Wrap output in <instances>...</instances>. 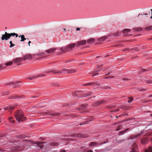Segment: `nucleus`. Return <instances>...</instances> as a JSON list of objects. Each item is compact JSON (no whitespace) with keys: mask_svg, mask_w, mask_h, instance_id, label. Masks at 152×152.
I'll return each mask as SVG.
<instances>
[{"mask_svg":"<svg viewBox=\"0 0 152 152\" xmlns=\"http://www.w3.org/2000/svg\"><path fill=\"white\" fill-rule=\"evenodd\" d=\"M45 114L46 115H52L53 116H56L59 115L60 113H53L52 112L49 111L46 112Z\"/></svg>","mask_w":152,"mask_h":152,"instance_id":"39448f33","label":"nucleus"},{"mask_svg":"<svg viewBox=\"0 0 152 152\" xmlns=\"http://www.w3.org/2000/svg\"><path fill=\"white\" fill-rule=\"evenodd\" d=\"M142 72H144L146 71L145 70L143 69H142Z\"/></svg>","mask_w":152,"mask_h":152,"instance_id":"13d9d810","label":"nucleus"},{"mask_svg":"<svg viewBox=\"0 0 152 152\" xmlns=\"http://www.w3.org/2000/svg\"><path fill=\"white\" fill-rule=\"evenodd\" d=\"M32 56L30 54H28L23 56V60H29L32 59Z\"/></svg>","mask_w":152,"mask_h":152,"instance_id":"9d476101","label":"nucleus"},{"mask_svg":"<svg viewBox=\"0 0 152 152\" xmlns=\"http://www.w3.org/2000/svg\"><path fill=\"white\" fill-rule=\"evenodd\" d=\"M80 30V28H77L76 29V30L77 31H79Z\"/></svg>","mask_w":152,"mask_h":152,"instance_id":"864d4df0","label":"nucleus"},{"mask_svg":"<svg viewBox=\"0 0 152 152\" xmlns=\"http://www.w3.org/2000/svg\"><path fill=\"white\" fill-rule=\"evenodd\" d=\"M2 64H0V69L3 68H2Z\"/></svg>","mask_w":152,"mask_h":152,"instance_id":"de8ad7c7","label":"nucleus"},{"mask_svg":"<svg viewBox=\"0 0 152 152\" xmlns=\"http://www.w3.org/2000/svg\"><path fill=\"white\" fill-rule=\"evenodd\" d=\"M144 15H148V16H149V15H150L149 14H148V13H147V14H144Z\"/></svg>","mask_w":152,"mask_h":152,"instance_id":"4d7b16f0","label":"nucleus"},{"mask_svg":"<svg viewBox=\"0 0 152 152\" xmlns=\"http://www.w3.org/2000/svg\"><path fill=\"white\" fill-rule=\"evenodd\" d=\"M99 74V73H97L96 74H95L94 75H93L92 76V77H94V76L95 75H97Z\"/></svg>","mask_w":152,"mask_h":152,"instance_id":"09e8293b","label":"nucleus"},{"mask_svg":"<svg viewBox=\"0 0 152 152\" xmlns=\"http://www.w3.org/2000/svg\"><path fill=\"white\" fill-rule=\"evenodd\" d=\"M114 77H113V76L110 77H106L105 78L107 79V78H113Z\"/></svg>","mask_w":152,"mask_h":152,"instance_id":"c03bdc74","label":"nucleus"},{"mask_svg":"<svg viewBox=\"0 0 152 152\" xmlns=\"http://www.w3.org/2000/svg\"><path fill=\"white\" fill-rule=\"evenodd\" d=\"M131 30L129 29H125L122 31V32L124 33H126V32H129Z\"/></svg>","mask_w":152,"mask_h":152,"instance_id":"393cba45","label":"nucleus"},{"mask_svg":"<svg viewBox=\"0 0 152 152\" xmlns=\"http://www.w3.org/2000/svg\"><path fill=\"white\" fill-rule=\"evenodd\" d=\"M52 146H57L58 145V143L57 142H52L51 143Z\"/></svg>","mask_w":152,"mask_h":152,"instance_id":"f704fd0d","label":"nucleus"},{"mask_svg":"<svg viewBox=\"0 0 152 152\" xmlns=\"http://www.w3.org/2000/svg\"><path fill=\"white\" fill-rule=\"evenodd\" d=\"M60 152H66V151L64 150H62Z\"/></svg>","mask_w":152,"mask_h":152,"instance_id":"a18cd8bd","label":"nucleus"},{"mask_svg":"<svg viewBox=\"0 0 152 152\" xmlns=\"http://www.w3.org/2000/svg\"><path fill=\"white\" fill-rule=\"evenodd\" d=\"M152 97V95L148 96V97Z\"/></svg>","mask_w":152,"mask_h":152,"instance_id":"0e129e2a","label":"nucleus"},{"mask_svg":"<svg viewBox=\"0 0 152 152\" xmlns=\"http://www.w3.org/2000/svg\"><path fill=\"white\" fill-rule=\"evenodd\" d=\"M86 43V40H83L78 42L77 45V46H79L80 45H82L85 44Z\"/></svg>","mask_w":152,"mask_h":152,"instance_id":"ddd939ff","label":"nucleus"},{"mask_svg":"<svg viewBox=\"0 0 152 152\" xmlns=\"http://www.w3.org/2000/svg\"><path fill=\"white\" fill-rule=\"evenodd\" d=\"M104 103V102L103 101H100V102H96V104L98 105H100Z\"/></svg>","mask_w":152,"mask_h":152,"instance_id":"72a5a7b5","label":"nucleus"},{"mask_svg":"<svg viewBox=\"0 0 152 152\" xmlns=\"http://www.w3.org/2000/svg\"><path fill=\"white\" fill-rule=\"evenodd\" d=\"M15 116L16 120L20 122L26 120V117L24 116L23 113L17 110L15 113Z\"/></svg>","mask_w":152,"mask_h":152,"instance_id":"f257e3e1","label":"nucleus"},{"mask_svg":"<svg viewBox=\"0 0 152 152\" xmlns=\"http://www.w3.org/2000/svg\"><path fill=\"white\" fill-rule=\"evenodd\" d=\"M37 78L40 77H42L43 76H46V75L45 74H39L38 75H37Z\"/></svg>","mask_w":152,"mask_h":152,"instance_id":"473e14b6","label":"nucleus"},{"mask_svg":"<svg viewBox=\"0 0 152 152\" xmlns=\"http://www.w3.org/2000/svg\"><path fill=\"white\" fill-rule=\"evenodd\" d=\"M129 99L128 101L129 103H130L132 102L133 99V98L132 97H129Z\"/></svg>","mask_w":152,"mask_h":152,"instance_id":"c9c22d12","label":"nucleus"},{"mask_svg":"<svg viewBox=\"0 0 152 152\" xmlns=\"http://www.w3.org/2000/svg\"><path fill=\"white\" fill-rule=\"evenodd\" d=\"M145 30H152V26L146 27L145 28Z\"/></svg>","mask_w":152,"mask_h":152,"instance_id":"a878e982","label":"nucleus"},{"mask_svg":"<svg viewBox=\"0 0 152 152\" xmlns=\"http://www.w3.org/2000/svg\"><path fill=\"white\" fill-rule=\"evenodd\" d=\"M18 37H21V40L20 41L21 42H23L25 41V40L26 39V38H25V36L23 35H20V36H19Z\"/></svg>","mask_w":152,"mask_h":152,"instance_id":"412c9836","label":"nucleus"},{"mask_svg":"<svg viewBox=\"0 0 152 152\" xmlns=\"http://www.w3.org/2000/svg\"><path fill=\"white\" fill-rule=\"evenodd\" d=\"M131 50H134L135 51H137L139 50V49L137 48H133L131 49Z\"/></svg>","mask_w":152,"mask_h":152,"instance_id":"37998d69","label":"nucleus"},{"mask_svg":"<svg viewBox=\"0 0 152 152\" xmlns=\"http://www.w3.org/2000/svg\"><path fill=\"white\" fill-rule=\"evenodd\" d=\"M12 64V62L10 61L9 62H7L5 63V65L7 66H10Z\"/></svg>","mask_w":152,"mask_h":152,"instance_id":"c756f323","label":"nucleus"},{"mask_svg":"<svg viewBox=\"0 0 152 152\" xmlns=\"http://www.w3.org/2000/svg\"><path fill=\"white\" fill-rule=\"evenodd\" d=\"M148 142V141L147 139L144 138L142 139L141 140V142L142 144H146Z\"/></svg>","mask_w":152,"mask_h":152,"instance_id":"2eb2a0df","label":"nucleus"},{"mask_svg":"<svg viewBox=\"0 0 152 152\" xmlns=\"http://www.w3.org/2000/svg\"><path fill=\"white\" fill-rule=\"evenodd\" d=\"M15 36L16 37H17L18 36V34L15 33H9L7 32H5L4 34H3L2 35L1 39L2 40H7L10 38L11 37H14Z\"/></svg>","mask_w":152,"mask_h":152,"instance_id":"f03ea898","label":"nucleus"},{"mask_svg":"<svg viewBox=\"0 0 152 152\" xmlns=\"http://www.w3.org/2000/svg\"><path fill=\"white\" fill-rule=\"evenodd\" d=\"M45 53H42V55H45Z\"/></svg>","mask_w":152,"mask_h":152,"instance_id":"69168bd1","label":"nucleus"},{"mask_svg":"<svg viewBox=\"0 0 152 152\" xmlns=\"http://www.w3.org/2000/svg\"><path fill=\"white\" fill-rule=\"evenodd\" d=\"M13 119V117H10L9 118V120L10 122H12V123H14V120H12Z\"/></svg>","mask_w":152,"mask_h":152,"instance_id":"4c0bfd02","label":"nucleus"},{"mask_svg":"<svg viewBox=\"0 0 152 152\" xmlns=\"http://www.w3.org/2000/svg\"><path fill=\"white\" fill-rule=\"evenodd\" d=\"M142 90H146V89H142Z\"/></svg>","mask_w":152,"mask_h":152,"instance_id":"338daca9","label":"nucleus"},{"mask_svg":"<svg viewBox=\"0 0 152 152\" xmlns=\"http://www.w3.org/2000/svg\"><path fill=\"white\" fill-rule=\"evenodd\" d=\"M14 109L13 107L9 106L4 107V110H8L11 113V111Z\"/></svg>","mask_w":152,"mask_h":152,"instance_id":"1a4fd4ad","label":"nucleus"},{"mask_svg":"<svg viewBox=\"0 0 152 152\" xmlns=\"http://www.w3.org/2000/svg\"><path fill=\"white\" fill-rule=\"evenodd\" d=\"M19 148L18 147H18H14V149L13 150V151L14 152V151H18V150H19Z\"/></svg>","mask_w":152,"mask_h":152,"instance_id":"ea45409f","label":"nucleus"},{"mask_svg":"<svg viewBox=\"0 0 152 152\" xmlns=\"http://www.w3.org/2000/svg\"><path fill=\"white\" fill-rule=\"evenodd\" d=\"M121 129V126H119L118 127V128L115 129V131H118Z\"/></svg>","mask_w":152,"mask_h":152,"instance_id":"79ce46f5","label":"nucleus"},{"mask_svg":"<svg viewBox=\"0 0 152 152\" xmlns=\"http://www.w3.org/2000/svg\"><path fill=\"white\" fill-rule=\"evenodd\" d=\"M64 31H66V28H64L63 29Z\"/></svg>","mask_w":152,"mask_h":152,"instance_id":"680f3d73","label":"nucleus"},{"mask_svg":"<svg viewBox=\"0 0 152 152\" xmlns=\"http://www.w3.org/2000/svg\"><path fill=\"white\" fill-rule=\"evenodd\" d=\"M37 78V75L34 76H32L31 77H30L28 78L30 80H33L34 79H35L36 78Z\"/></svg>","mask_w":152,"mask_h":152,"instance_id":"7c9ffc66","label":"nucleus"},{"mask_svg":"<svg viewBox=\"0 0 152 152\" xmlns=\"http://www.w3.org/2000/svg\"><path fill=\"white\" fill-rule=\"evenodd\" d=\"M75 45H76L75 44L73 43L72 44H71V45H68L67 47L68 49L69 48L71 49V48H74L75 46Z\"/></svg>","mask_w":152,"mask_h":152,"instance_id":"a211bd4d","label":"nucleus"},{"mask_svg":"<svg viewBox=\"0 0 152 152\" xmlns=\"http://www.w3.org/2000/svg\"><path fill=\"white\" fill-rule=\"evenodd\" d=\"M107 38V36H104L99 38L97 40L98 41L100 42H102L106 39Z\"/></svg>","mask_w":152,"mask_h":152,"instance_id":"dca6fc26","label":"nucleus"},{"mask_svg":"<svg viewBox=\"0 0 152 152\" xmlns=\"http://www.w3.org/2000/svg\"><path fill=\"white\" fill-rule=\"evenodd\" d=\"M31 43V42L30 41H29V42H28V45L29 46H30V43Z\"/></svg>","mask_w":152,"mask_h":152,"instance_id":"603ef678","label":"nucleus"},{"mask_svg":"<svg viewBox=\"0 0 152 152\" xmlns=\"http://www.w3.org/2000/svg\"><path fill=\"white\" fill-rule=\"evenodd\" d=\"M95 40L94 39H88L87 40V42L89 43H92L94 42Z\"/></svg>","mask_w":152,"mask_h":152,"instance_id":"5701e85b","label":"nucleus"},{"mask_svg":"<svg viewBox=\"0 0 152 152\" xmlns=\"http://www.w3.org/2000/svg\"><path fill=\"white\" fill-rule=\"evenodd\" d=\"M76 71H77L75 69H69L68 74L74 73L76 72Z\"/></svg>","mask_w":152,"mask_h":152,"instance_id":"6ab92c4d","label":"nucleus"},{"mask_svg":"<svg viewBox=\"0 0 152 152\" xmlns=\"http://www.w3.org/2000/svg\"><path fill=\"white\" fill-rule=\"evenodd\" d=\"M23 60V58H17L14 59L13 62L15 63H17L21 62Z\"/></svg>","mask_w":152,"mask_h":152,"instance_id":"6e6552de","label":"nucleus"},{"mask_svg":"<svg viewBox=\"0 0 152 152\" xmlns=\"http://www.w3.org/2000/svg\"><path fill=\"white\" fill-rule=\"evenodd\" d=\"M146 83L148 84H151L152 83V81L151 80H147L146 81Z\"/></svg>","mask_w":152,"mask_h":152,"instance_id":"a19ab883","label":"nucleus"},{"mask_svg":"<svg viewBox=\"0 0 152 152\" xmlns=\"http://www.w3.org/2000/svg\"><path fill=\"white\" fill-rule=\"evenodd\" d=\"M138 148L137 145L136 143H134L132 147V149L130 152H137Z\"/></svg>","mask_w":152,"mask_h":152,"instance_id":"20e7f679","label":"nucleus"},{"mask_svg":"<svg viewBox=\"0 0 152 152\" xmlns=\"http://www.w3.org/2000/svg\"><path fill=\"white\" fill-rule=\"evenodd\" d=\"M151 12H151V13H152V16H151V17H150V18H151V19H152V9H151Z\"/></svg>","mask_w":152,"mask_h":152,"instance_id":"6e6d98bb","label":"nucleus"},{"mask_svg":"<svg viewBox=\"0 0 152 152\" xmlns=\"http://www.w3.org/2000/svg\"><path fill=\"white\" fill-rule=\"evenodd\" d=\"M20 97L16 95H14L12 96H10L8 98L9 99H16L20 98Z\"/></svg>","mask_w":152,"mask_h":152,"instance_id":"f8f14e48","label":"nucleus"},{"mask_svg":"<svg viewBox=\"0 0 152 152\" xmlns=\"http://www.w3.org/2000/svg\"><path fill=\"white\" fill-rule=\"evenodd\" d=\"M141 134L140 133H138L137 134H136V135L134 136H133L132 137H131V139H134L135 138H136L137 137H138L140 136Z\"/></svg>","mask_w":152,"mask_h":152,"instance_id":"4be33fe9","label":"nucleus"},{"mask_svg":"<svg viewBox=\"0 0 152 152\" xmlns=\"http://www.w3.org/2000/svg\"><path fill=\"white\" fill-rule=\"evenodd\" d=\"M144 152H152V147L151 146H149L148 150L147 149L145 150Z\"/></svg>","mask_w":152,"mask_h":152,"instance_id":"f3484780","label":"nucleus"},{"mask_svg":"<svg viewBox=\"0 0 152 152\" xmlns=\"http://www.w3.org/2000/svg\"><path fill=\"white\" fill-rule=\"evenodd\" d=\"M61 71H60L61 72V73H62L63 72L65 74L67 73L68 74V72L69 71V69H61Z\"/></svg>","mask_w":152,"mask_h":152,"instance_id":"aec40b11","label":"nucleus"},{"mask_svg":"<svg viewBox=\"0 0 152 152\" xmlns=\"http://www.w3.org/2000/svg\"><path fill=\"white\" fill-rule=\"evenodd\" d=\"M10 48H12V47L15 46V45L14 44H13L12 42V41H11L10 42Z\"/></svg>","mask_w":152,"mask_h":152,"instance_id":"e433bc0d","label":"nucleus"},{"mask_svg":"<svg viewBox=\"0 0 152 152\" xmlns=\"http://www.w3.org/2000/svg\"><path fill=\"white\" fill-rule=\"evenodd\" d=\"M150 116H152V114H151Z\"/></svg>","mask_w":152,"mask_h":152,"instance_id":"774afa93","label":"nucleus"},{"mask_svg":"<svg viewBox=\"0 0 152 152\" xmlns=\"http://www.w3.org/2000/svg\"><path fill=\"white\" fill-rule=\"evenodd\" d=\"M60 50L63 52V53L69 50L67 47H63L60 48Z\"/></svg>","mask_w":152,"mask_h":152,"instance_id":"9b49d317","label":"nucleus"},{"mask_svg":"<svg viewBox=\"0 0 152 152\" xmlns=\"http://www.w3.org/2000/svg\"><path fill=\"white\" fill-rule=\"evenodd\" d=\"M104 143H99L96 142H91L90 143V144L89 145V146H95L97 145H100Z\"/></svg>","mask_w":152,"mask_h":152,"instance_id":"0eeeda50","label":"nucleus"},{"mask_svg":"<svg viewBox=\"0 0 152 152\" xmlns=\"http://www.w3.org/2000/svg\"><path fill=\"white\" fill-rule=\"evenodd\" d=\"M96 83H97V82L89 83H88L86 84L85 86H86L93 85L95 84Z\"/></svg>","mask_w":152,"mask_h":152,"instance_id":"2f4dec72","label":"nucleus"},{"mask_svg":"<svg viewBox=\"0 0 152 152\" xmlns=\"http://www.w3.org/2000/svg\"><path fill=\"white\" fill-rule=\"evenodd\" d=\"M20 83V82H16L14 84H18L19 83Z\"/></svg>","mask_w":152,"mask_h":152,"instance_id":"3c124183","label":"nucleus"},{"mask_svg":"<svg viewBox=\"0 0 152 152\" xmlns=\"http://www.w3.org/2000/svg\"><path fill=\"white\" fill-rule=\"evenodd\" d=\"M92 94V92H89L88 93H86L84 95V97L88 96L91 95Z\"/></svg>","mask_w":152,"mask_h":152,"instance_id":"cd10ccee","label":"nucleus"},{"mask_svg":"<svg viewBox=\"0 0 152 152\" xmlns=\"http://www.w3.org/2000/svg\"><path fill=\"white\" fill-rule=\"evenodd\" d=\"M9 92L8 91H3L2 94V96L9 94Z\"/></svg>","mask_w":152,"mask_h":152,"instance_id":"bb28decb","label":"nucleus"},{"mask_svg":"<svg viewBox=\"0 0 152 152\" xmlns=\"http://www.w3.org/2000/svg\"><path fill=\"white\" fill-rule=\"evenodd\" d=\"M129 129V128H128L126 129L124 131L120 132L119 133V134H121V135L122 134L124 133L125 132L128 131Z\"/></svg>","mask_w":152,"mask_h":152,"instance_id":"c85d7f7f","label":"nucleus"},{"mask_svg":"<svg viewBox=\"0 0 152 152\" xmlns=\"http://www.w3.org/2000/svg\"><path fill=\"white\" fill-rule=\"evenodd\" d=\"M50 72H52L54 73H61V71H58V72H56L55 71H46L45 72V73H49Z\"/></svg>","mask_w":152,"mask_h":152,"instance_id":"b1692460","label":"nucleus"},{"mask_svg":"<svg viewBox=\"0 0 152 152\" xmlns=\"http://www.w3.org/2000/svg\"><path fill=\"white\" fill-rule=\"evenodd\" d=\"M110 74V73H108L107 74H105V75H109Z\"/></svg>","mask_w":152,"mask_h":152,"instance_id":"bf43d9fd","label":"nucleus"},{"mask_svg":"<svg viewBox=\"0 0 152 152\" xmlns=\"http://www.w3.org/2000/svg\"><path fill=\"white\" fill-rule=\"evenodd\" d=\"M73 96H75H75H77V94H73Z\"/></svg>","mask_w":152,"mask_h":152,"instance_id":"8fccbe9b","label":"nucleus"},{"mask_svg":"<svg viewBox=\"0 0 152 152\" xmlns=\"http://www.w3.org/2000/svg\"><path fill=\"white\" fill-rule=\"evenodd\" d=\"M148 39L150 40H152V37L149 38Z\"/></svg>","mask_w":152,"mask_h":152,"instance_id":"052dcab7","label":"nucleus"},{"mask_svg":"<svg viewBox=\"0 0 152 152\" xmlns=\"http://www.w3.org/2000/svg\"><path fill=\"white\" fill-rule=\"evenodd\" d=\"M108 88H110L109 87L107 86V88H106V89H108Z\"/></svg>","mask_w":152,"mask_h":152,"instance_id":"e2e57ef3","label":"nucleus"},{"mask_svg":"<svg viewBox=\"0 0 152 152\" xmlns=\"http://www.w3.org/2000/svg\"><path fill=\"white\" fill-rule=\"evenodd\" d=\"M87 152H93V151L91 150H89Z\"/></svg>","mask_w":152,"mask_h":152,"instance_id":"49530a36","label":"nucleus"},{"mask_svg":"<svg viewBox=\"0 0 152 152\" xmlns=\"http://www.w3.org/2000/svg\"><path fill=\"white\" fill-rule=\"evenodd\" d=\"M128 80V79H127V78H123V80Z\"/></svg>","mask_w":152,"mask_h":152,"instance_id":"5fc2aeb1","label":"nucleus"},{"mask_svg":"<svg viewBox=\"0 0 152 152\" xmlns=\"http://www.w3.org/2000/svg\"><path fill=\"white\" fill-rule=\"evenodd\" d=\"M71 136L73 137H86L84 134H74L71 135Z\"/></svg>","mask_w":152,"mask_h":152,"instance_id":"423d86ee","label":"nucleus"},{"mask_svg":"<svg viewBox=\"0 0 152 152\" xmlns=\"http://www.w3.org/2000/svg\"><path fill=\"white\" fill-rule=\"evenodd\" d=\"M56 50L55 48H52L45 51L49 53H52Z\"/></svg>","mask_w":152,"mask_h":152,"instance_id":"4468645a","label":"nucleus"},{"mask_svg":"<svg viewBox=\"0 0 152 152\" xmlns=\"http://www.w3.org/2000/svg\"><path fill=\"white\" fill-rule=\"evenodd\" d=\"M31 143L34 144L35 145H34L35 146H37L40 147V148H43V146L42 144L45 143L46 142H35L33 141H31Z\"/></svg>","mask_w":152,"mask_h":152,"instance_id":"7ed1b4c3","label":"nucleus"},{"mask_svg":"<svg viewBox=\"0 0 152 152\" xmlns=\"http://www.w3.org/2000/svg\"><path fill=\"white\" fill-rule=\"evenodd\" d=\"M142 29L141 28H135L134 30L136 31H141Z\"/></svg>","mask_w":152,"mask_h":152,"instance_id":"58836bf2","label":"nucleus"}]
</instances>
